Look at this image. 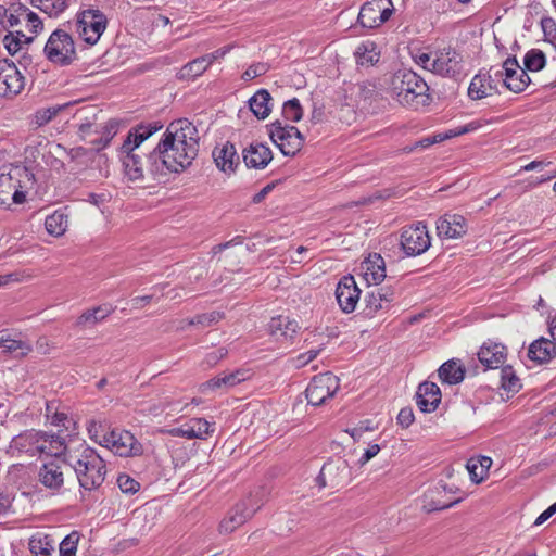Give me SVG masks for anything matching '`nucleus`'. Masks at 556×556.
I'll return each mask as SVG.
<instances>
[{
	"mask_svg": "<svg viewBox=\"0 0 556 556\" xmlns=\"http://www.w3.org/2000/svg\"><path fill=\"white\" fill-rule=\"evenodd\" d=\"M541 26L546 36L556 35V23L551 17H544L541 21Z\"/></svg>",
	"mask_w": 556,
	"mask_h": 556,
	"instance_id": "nucleus-64",
	"label": "nucleus"
},
{
	"mask_svg": "<svg viewBox=\"0 0 556 556\" xmlns=\"http://www.w3.org/2000/svg\"><path fill=\"white\" fill-rule=\"evenodd\" d=\"M361 295L353 276H343L337 285L336 298L344 313H352L356 308Z\"/></svg>",
	"mask_w": 556,
	"mask_h": 556,
	"instance_id": "nucleus-19",
	"label": "nucleus"
},
{
	"mask_svg": "<svg viewBox=\"0 0 556 556\" xmlns=\"http://www.w3.org/2000/svg\"><path fill=\"white\" fill-rule=\"evenodd\" d=\"M223 318H224L223 313L213 311L210 313L197 315L194 318L191 319L190 324L207 327V326L218 323Z\"/></svg>",
	"mask_w": 556,
	"mask_h": 556,
	"instance_id": "nucleus-48",
	"label": "nucleus"
},
{
	"mask_svg": "<svg viewBox=\"0 0 556 556\" xmlns=\"http://www.w3.org/2000/svg\"><path fill=\"white\" fill-rule=\"evenodd\" d=\"M503 72L504 86L515 93L525 91L531 83L530 76L527 71L519 65L516 56H509L503 62Z\"/></svg>",
	"mask_w": 556,
	"mask_h": 556,
	"instance_id": "nucleus-18",
	"label": "nucleus"
},
{
	"mask_svg": "<svg viewBox=\"0 0 556 556\" xmlns=\"http://www.w3.org/2000/svg\"><path fill=\"white\" fill-rule=\"evenodd\" d=\"M282 115L285 119L290 122H299L303 116V108L296 98L288 100L283 103Z\"/></svg>",
	"mask_w": 556,
	"mask_h": 556,
	"instance_id": "nucleus-45",
	"label": "nucleus"
},
{
	"mask_svg": "<svg viewBox=\"0 0 556 556\" xmlns=\"http://www.w3.org/2000/svg\"><path fill=\"white\" fill-rule=\"evenodd\" d=\"M504 72L502 68L490 67L485 73L480 71L473 76L468 87V96L472 100H481L498 92V83L503 81Z\"/></svg>",
	"mask_w": 556,
	"mask_h": 556,
	"instance_id": "nucleus-15",
	"label": "nucleus"
},
{
	"mask_svg": "<svg viewBox=\"0 0 556 556\" xmlns=\"http://www.w3.org/2000/svg\"><path fill=\"white\" fill-rule=\"evenodd\" d=\"M377 47L374 42L367 41L358 46L356 50V59L357 63L362 66H371L379 61V52H377Z\"/></svg>",
	"mask_w": 556,
	"mask_h": 556,
	"instance_id": "nucleus-40",
	"label": "nucleus"
},
{
	"mask_svg": "<svg viewBox=\"0 0 556 556\" xmlns=\"http://www.w3.org/2000/svg\"><path fill=\"white\" fill-rule=\"evenodd\" d=\"M4 341L5 342H4V344H1V348L7 353H14V352L20 351L18 354L21 356H23V355H26L30 351V348L22 341L10 339L5 336H4Z\"/></svg>",
	"mask_w": 556,
	"mask_h": 556,
	"instance_id": "nucleus-49",
	"label": "nucleus"
},
{
	"mask_svg": "<svg viewBox=\"0 0 556 556\" xmlns=\"http://www.w3.org/2000/svg\"><path fill=\"white\" fill-rule=\"evenodd\" d=\"M68 456L64 459H51L38 471L39 482L52 492H60L64 485L65 473L70 471Z\"/></svg>",
	"mask_w": 556,
	"mask_h": 556,
	"instance_id": "nucleus-16",
	"label": "nucleus"
},
{
	"mask_svg": "<svg viewBox=\"0 0 556 556\" xmlns=\"http://www.w3.org/2000/svg\"><path fill=\"white\" fill-rule=\"evenodd\" d=\"M117 485L125 494H135L140 489V483L126 473H121L117 477Z\"/></svg>",
	"mask_w": 556,
	"mask_h": 556,
	"instance_id": "nucleus-47",
	"label": "nucleus"
},
{
	"mask_svg": "<svg viewBox=\"0 0 556 556\" xmlns=\"http://www.w3.org/2000/svg\"><path fill=\"white\" fill-rule=\"evenodd\" d=\"M212 156L216 166L224 173H233L239 164L237 150L229 141L222 147H215Z\"/></svg>",
	"mask_w": 556,
	"mask_h": 556,
	"instance_id": "nucleus-28",
	"label": "nucleus"
},
{
	"mask_svg": "<svg viewBox=\"0 0 556 556\" xmlns=\"http://www.w3.org/2000/svg\"><path fill=\"white\" fill-rule=\"evenodd\" d=\"M106 26L108 18L100 10L87 9L77 15V33L88 45H96L106 29Z\"/></svg>",
	"mask_w": 556,
	"mask_h": 556,
	"instance_id": "nucleus-7",
	"label": "nucleus"
},
{
	"mask_svg": "<svg viewBox=\"0 0 556 556\" xmlns=\"http://www.w3.org/2000/svg\"><path fill=\"white\" fill-rule=\"evenodd\" d=\"M242 154L243 162L249 168H265L273 160L271 150L263 143H251Z\"/></svg>",
	"mask_w": 556,
	"mask_h": 556,
	"instance_id": "nucleus-26",
	"label": "nucleus"
},
{
	"mask_svg": "<svg viewBox=\"0 0 556 556\" xmlns=\"http://www.w3.org/2000/svg\"><path fill=\"white\" fill-rule=\"evenodd\" d=\"M479 125L476 123H470L464 126H458L454 129H450L447 132L444 134V138H454L460 135H465L467 132L473 131L478 129Z\"/></svg>",
	"mask_w": 556,
	"mask_h": 556,
	"instance_id": "nucleus-54",
	"label": "nucleus"
},
{
	"mask_svg": "<svg viewBox=\"0 0 556 556\" xmlns=\"http://www.w3.org/2000/svg\"><path fill=\"white\" fill-rule=\"evenodd\" d=\"M78 541L77 532L66 535L59 544L60 556H76Z\"/></svg>",
	"mask_w": 556,
	"mask_h": 556,
	"instance_id": "nucleus-46",
	"label": "nucleus"
},
{
	"mask_svg": "<svg viewBox=\"0 0 556 556\" xmlns=\"http://www.w3.org/2000/svg\"><path fill=\"white\" fill-rule=\"evenodd\" d=\"M45 227L50 235L55 237L62 236L68 227V217L60 211L47 216Z\"/></svg>",
	"mask_w": 556,
	"mask_h": 556,
	"instance_id": "nucleus-38",
	"label": "nucleus"
},
{
	"mask_svg": "<svg viewBox=\"0 0 556 556\" xmlns=\"http://www.w3.org/2000/svg\"><path fill=\"white\" fill-rule=\"evenodd\" d=\"M251 376L252 372L250 369L240 368L235 371L223 374L220 376L207 380L206 382L201 384L200 389L202 392L216 389H229L236 387L237 384L243 381L249 380Z\"/></svg>",
	"mask_w": 556,
	"mask_h": 556,
	"instance_id": "nucleus-22",
	"label": "nucleus"
},
{
	"mask_svg": "<svg viewBox=\"0 0 556 556\" xmlns=\"http://www.w3.org/2000/svg\"><path fill=\"white\" fill-rule=\"evenodd\" d=\"M430 244V236L425 223L417 222L403 228L401 248L406 256L421 255Z\"/></svg>",
	"mask_w": 556,
	"mask_h": 556,
	"instance_id": "nucleus-9",
	"label": "nucleus"
},
{
	"mask_svg": "<svg viewBox=\"0 0 556 556\" xmlns=\"http://www.w3.org/2000/svg\"><path fill=\"white\" fill-rule=\"evenodd\" d=\"M556 354V345L553 341L540 338L533 341L528 350V356L531 361L539 364L549 362Z\"/></svg>",
	"mask_w": 556,
	"mask_h": 556,
	"instance_id": "nucleus-31",
	"label": "nucleus"
},
{
	"mask_svg": "<svg viewBox=\"0 0 556 556\" xmlns=\"http://www.w3.org/2000/svg\"><path fill=\"white\" fill-rule=\"evenodd\" d=\"M350 477L351 470L348 460L336 458L324 464L316 478V483L320 489H339L350 481Z\"/></svg>",
	"mask_w": 556,
	"mask_h": 556,
	"instance_id": "nucleus-11",
	"label": "nucleus"
},
{
	"mask_svg": "<svg viewBox=\"0 0 556 556\" xmlns=\"http://www.w3.org/2000/svg\"><path fill=\"white\" fill-rule=\"evenodd\" d=\"M122 153H125V156L123 157V165L125 168L126 176L132 180H142L144 178V175L148 174L147 172V155L141 156L137 150H127L122 149Z\"/></svg>",
	"mask_w": 556,
	"mask_h": 556,
	"instance_id": "nucleus-24",
	"label": "nucleus"
},
{
	"mask_svg": "<svg viewBox=\"0 0 556 556\" xmlns=\"http://www.w3.org/2000/svg\"><path fill=\"white\" fill-rule=\"evenodd\" d=\"M372 430H374V428L370 426V421L365 420V421L359 422L358 426H356L352 429H348L346 432L350 433V435L354 440H359L364 432L372 431Z\"/></svg>",
	"mask_w": 556,
	"mask_h": 556,
	"instance_id": "nucleus-57",
	"label": "nucleus"
},
{
	"mask_svg": "<svg viewBox=\"0 0 556 556\" xmlns=\"http://www.w3.org/2000/svg\"><path fill=\"white\" fill-rule=\"evenodd\" d=\"M67 106H70V103L41 108L35 112L33 123L38 127L43 126L51 122L61 111Z\"/></svg>",
	"mask_w": 556,
	"mask_h": 556,
	"instance_id": "nucleus-42",
	"label": "nucleus"
},
{
	"mask_svg": "<svg viewBox=\"0 0 556 556\" xmlns=\"http://www.w3.org/2000/svg\"><path fill=\"white\" fill-rule=\"evenodd\" d=\"M466 467H467V469L470 473V478L473 482L480 483L481 481L484 480L485 469L479 468L478 462H476L475 458H470L467 462Z\"/></svg>",
	"mask_w": 556,
	"mask_h": 556,
	"instance_id": "nucleus-52",
	"label": "nucleus"
},
{
	"mask_svg": "<svg viewBox=\"0 0 556 556\" xmlns=\"http://www.w3.org/2000/svg\"><path fill=\"white\" fill-rule=\"evenodd\" d=\"M33 41L31 37H26L22 31H9L2 39L4 48L9 54L14 55L23 49L24 46Z\"/></svg>",
	"mask_w": 556,
	"mask_h": 556,
	"instance_id": "nucleus-39",
	"label": "nucleus"
},
{
	"mask_svg": "<svg viewBox=\"0 0 556 556\" xmlns=\"http://www.w3.org/2000/svg\"><path fill=\"white\" fill-rule=\"evenodd\" d=\"M525 70L539 72L545 67L546 58L543 51L539 49L529 50L523 59Z\"/></svg>",
	"mask_w": 556,
	"mask_h": 556,
	"instance_id": "nucleus-43",
	"label": "nucleus"
},
{
	"mask_svg": "<svg viewBox=\"0 0 556 556\" xmlns=\"http://www.w3.org/2000/svg\"><path fill=\"white\" fill-rule=\"evenodd\" d=\"M364 313L368 317H374L379 311L387 309V306L381 301V295L377 294L374 290L367 292L364 298Z\"/></svg>",
	"mask_w": 556,
	"mask_h": 556,
	"instance_id": "nucleus-44",
	"label": "nucleus"
},
{
	"mask_svg": "<svg viewBox=\"0 0 556 556\" xmlns=\"http://www.w3.org/2000/svg\"><path fill=\"white\" fill-rule=\"evenodd\" d=\"M501 387L508 393H517L521 389V381L511 366H504L501 370Z\"/></svg>",
	"mask_w": 556,
	"mask_h": 556,
	"instance_id": "nucleus-41",
	"label": "nucleus"
},
{
	"mask_svg": "<svg viewBox=\"0 0 556 556\" xmlns=\"http://www.w3.org/2000/svg\"><path fill=\"white\" fill-rule=\"evenodd\" d=\"M435 143V138H430V137H427V138H424L419 141H416L413 146H407L403 149V151L405 153H410L413 152L414 150L418 149V148H421V149H426V148H429L430 146L434 144Z\"/></svg>",
	"mask_w": 556,
	"mask_h": 556,
	"instance_id": "nucleus-62",
	"label": "nucleus"
},
{
	"mask_svg": "<svg viewBox=\"0 0 556 556\" xmlns=\"http://www.w3.org/2000/svg\"><path fill=\"white\" fill-rule=\"evenodd\" d=\"M263 506L262 498L258 497V493L250 495L249 497L240 501L229 513L219 525V531L222 533H230L238 527L247 522L253 515Z\"/></svg>",
	"mask_w": 556,
	"mask_h": 556,
	"instance_id": "nucleus-8",
	"label": "nucleus"
},
{
	"mask_svg": "<svg viewBox=\"0 0 556 556\" xmlns=\"http://www.w3.org/2000/svg\"><path fill=\"white\" fill-rule=\"evenodd\" d=\"M438 376L443 383L457 384L465 378V369L456 359H450L438 369Z\"/></svg>",
	"mask_w": 556,
	"mask_h": 556,
	"instance_id": "nucleus-33",
	"label": "nucleus"
},
{
	"mask_svg": "<svg viewBox=\"0 0 556 556\" xmlns=\"http://www.w3.org/2000/svg\"><path fill=\"white\" fill-rule=\"evenodd\" d=\"M43 53L49 62L61 67L73 64L78 58L73 37L60 28L49 36Z\"/></svg>",
	"mask_w": 556,
	"mask_h": 556,
	"instance_id": "nucleus-5",
	"label": "nucleus"
},
{
	"mask_svg": "<svg viewBox=\"0 0 556 556\" xmlns=\"http://www.w3.org/2000/svg\"><path fill=\"white\" fill-rule=\"evenodd\" d=\"M339 388V378L332 372L319 374L311 380L305 390L307 402L313 406H319L332 397Z\"/></svg>",
	"mask_w": 556,
	"mask_h": 556,
	"instance_id": "nucleus-10",
	"label": "nucleus"
},
{
	"mask_svg": "<svg viewBox=\"0 0 556 556\" xmlns=\"http://www.w3.org/2000/svg\"><path fill=\"white\" fill-rule=\"evenodd\" d=\"M228 354V350L226 348H218L206 354L204 362L207 366L213 367L219 361H222Z\"/></svg>",
	"mask_w": 556,
	"mask_h": 556,
	"instance_id": "nucleus-53",
	"label": "nucleus"
},
{
	"mask_svg": "<svg viewBox=\"0 0 556 556\" xmlns=\"http://www.w3.org/2000/svg\"><path fill=\"white\" fill-rule=\"evenodd\" d=\"M478 358L485 369L500 368L506 361V346L501 343H484L478 352Z\"/></svg>",
	"mask_w": 556,
	"mask_h": 556,
	"instance_id": "nucleus-25",
	"label": "nucleus"
},
{
	"mask_svg": "<svg viewBox=\"0 0 556 556\" xmlns=\"http://www.w3.org/2000/svg\"><path fill=\"white\" fill-rule=\"evenodd\" d=\"M101 444L122 457L138 456L143 451L141 443L126 430H112L103 435Z\"/></svg>",
	"mask_w": 556,
	"mask_h": 556,
	"instance_id": "nucleus-12",
	"label": "nucleus"
},
{
	"mask_svg": "<svg viewBox=\"0 0 556 556\" xmlns=\"http://www.w3.org/2000/svg\"><path fill=\"white\" fill-rule=\"evenodd\" d=\"M427 83L410 70H400L390 79L389 92L400 104L418 110L429 103Z\"/></svg>",
	"mask_w": 556,
	"mask_h": 556,
	"instance_id": "nucleus-3",
	"label": "nucleus"
},
{
	"mask_svg": "<svg viewBox=\"0 0 556 556\" xmlns=\"http://www.w3.org/2000/svg\"><path fill=\"white\" fill-rule=\"evenodd\" d=\"M269 71L267 63L258 62L250 65L242 74V79L245 81L252 80L258 76L265 75Z\"/></svg>",
	"mask_w": 556,
	"mask_h": 556,
	"instance_id": "nucleus-50",
	"label": "nucleus"
},
{
	"mask_svg": "<svg viewBox=\"0 0 556 556\" xmlns=\"http://www.w3.org/2000/svg\"><path fill=\"white\" fill-rule=\"evenodd\" d=\"M362 268L365 270L364 276L368 283L378 285L386 278L384 260L379 254L369 255L362 263Z\"/></svg>",
	"mask_w": 556,
	"mask_h": 556,
	"instance_id": "nucleus-32",
	"label": "nucleus"
},
{
	"mask_svg": "<svg viewBox=\"0 0 556 556\" xmlns=\"http://www.w3.org/2000/svg\"><path fill=\"white\" fill-rule=\"evenodd\" d=\"M192 427L190 421L182 425L181 427L173 428L169 430V433L174 437H181L187 439H194L195 433L192 432Z\"/></svg>",
	"mask_w": 556,
	"mask_h": 556,
	"instance_id": "nucleus-58",
	"label": "nucleus"
},
{
	"mask_svg": "<svg viewBox=\"0 0 556 556\" xmlns=\"http://www.w3.org/2000/svg\"><path fill=\"white\" fill-rule=\"evenodd\" d=\"M377 294H380L381 295V301L383 302V304L387 306V308H389L390 304L393 302L394 300V289L392 287H389V286H384V287H380V288H377L374 290Z\"/></svg>",
	"mask_w": 556,
	"mask_h": 556,
	"instance_id": "nucleus-56",
	"label": "nucleus"
},
{
	"mask_svg": "<svg viewBox=\"0 0 556 556\" xmlns=\"http://www.w3.org/2000/svg\"><path fill=\"white\" fill-rule=\"evenodd\" d=\"M199 152L197 127L188 119L172 122L156 147L147 155V172L160 179L187 169Z\"/></svg>",
	"mask_w": 556,
	"mask_h": 556,
	"instance_id": "nucleus-1",
	"label": "nucleus"
},
{
	"mask_svg": "<svg viewBox=\"0 0 556 556\" xmlns=\"http://www.w3.org/2000/svg\"><path fill=\"white\" fill-rule=\"evenodd\" d=\"M117 131V123L115 121H109L102 128V135L105 136V141L103 142V147H106L112 138L116 135Z\"/></svg>",
	"mask_w": 556,
	"mask_h": 556,
	"instance_id": "nucleus-61",
	"label": "nucleus"
},
{
	"mask_svg": "<svg viewBox=\"0 0 556 556\" xmlns=\"http://www.w3.org/2000/svg\"><path fill=\"white\" fill-rule=\"evenodd\" d=\"M379 451H380V446L378 444L369 445V447L365 450L364 454L359 458L358 464L361 466L365 465L372 457H375L379 453Z\"/></svg>",
	"mask_w": 556,
	"mask_h": 556,
	"instance_id": "nucleus-63",
	"label": "nucleus"
},
{
	"mask_svg": "<svg viewBox=\"0 0 556 556\" xmlns=\"http://www.w3.org/2000/svg\"><path fill=\"white\" fill-rule=\"evenodd\" d=\"M28 545L34 556H52L55 542L49 534L37 533L30 538Z\"/></svg>",
	"mask_w": 556,
	"mask_h": 556,
	"instance_id": "nucleus-36",
	"label": "nucleus"
},
{
	"mask_svg": "<svg viewBox=\"0 0 556 556\" xmlns=\"http://www.w3.org/2000/svg\"><path fill=\"white\" fill-rule=\"evenodd\" d=\"M78 457L68 453V465L74 469L79 485L86 491L99 489L105 480L106 464L91 447L80 445Z\"/></svg>",
	"mask_w": 556,
	"mask_h": 556,
	"instance_id": "nucleus-4",
	"label": "nucleus"
},
{
	"mask_svg": "<svg viewBox=\"0 0 556 556\" xmlns=\"http://www.w3.org/2000/svg\"><path fill=\"white\" fill-rule=\"evenodd\" d=\"M300 329L299 323L285 316L273 317L268 324L269 333L276 340L291 339Z\"/></svg>",
	"mask_w": 556,
	"mask_h": 556,
	"instance_id": "nucleus-29",
	"label": "nucleus"
},
{
	"mask_svg": "<svg viewBox=\"0 0 556 556\" xmlns=\"http://www.w3.org/2000/svg\"><path fill=\"white\" fill-rule=\"evenodd\" d=\"M42 446L45 451H40V455L53 456L54 459H64L67 457V444L65 438L56 433L42 432Z\"/></svg>",
	"mask_w": 556,
	"mask_h": 556,
	"instance_id": "nucleus-30",
	"label": "nucleus"
},
{
	"mask_svg": "<svg viewBox=\"0 0 556 556\" xmlns=\"http://www.w3.org/2000/svg\"><path fill=\"white\" fill-rule=\"evenodd\" d=\"M42 432L36 430H27L16 437H14L10 443L9 452L14 454L15 452L25 453L30 457L40 455V451H45L42 446Z\"/></svg>",
	"mask_w": 556,
	"mask_h": 556,
	"instance_id": "nucleus-20",
	"label": "nucleus"
},
{
	"mask_svg": "<svg viewBox=\"0 0 556 556\" xmlns=\"http://www.w3.org/2000/svg\"><path fill=\"white\" fill-rule=\"evenodd\" d=\"M270 100L271 96L268 90L260 89L249 100L250 110L257 118L265 119L271 112V108L269 105Z\"/></svg>",
	"mask_w": 556,
	"mask_h": 556,
	"instance_id": "nucleus-35",
	"label": "nucleus"
},
{
	"mask_svg": "<svg viewBox=\"0 0 556 556\" xmlns=\"http://www.w3.org/2000/svg\"><path fill=\"white\" fill-rule=\"evenodd\" d=\"M25 86V78L16 65L4 59L0 60V97L13 98Z\"/></svg>",
	"mask_w": 556,
	"mask_h": 556,
	"instance_id": "nucleus-17",
	"label": "nucleus"
},
{
	"mask_svg": "<svg viewBox=\"0 0 556 556\" xmlns=\"http://www.w3.org/2000/svg\"><path fill=\"white\" fill-rule=\"evenodd\" d=\"M20 10H22L23 12L26 13L27 22L31 26V29L34 33H37L38 30L42 29V27H43L42 22L36 13L29 11L25 7L20 8Z\"/></svg>",
	"mask_w": 556,
	"mask_h": 556,
	"instance_id": "nucleus-59",
	"label": "nucleus"
},
{
	"mask_svg": "<svg viewBox=\"0 0 556 556\" xmlns=\"http://www.w3.org/2000/svg\"><path fill=\"white\" fill-rule=\"evenodd\" d=\"M214 62V55H203L192 60L191 62L184 65L177 77L179 79H193L200 75H202L207 67Z\"/></svg>",
	"mask_w": 556,
	"mask_h": 556,
	"instance_id": "nucleus-34",
	"label": "nucleus"
},
{
	"mask_svg": "<svg viewBox=\"0 0 556 556\" xmlns=\"http://www.w3.org/2000/svg\"><path fill=\"white\" fill-rule=\"evenodd\" d=\"M459 500H456L454 502H451V503H441V502H434L433 500L431 501H425V505H424V508L428 511V513H431V511H437V510H443V509H446V508H450L452 507L453 505H455L456 503H458Z\"/></svg>",
	"mask_w": 556,
	"mask_h": 556,
	"instance_id": "nucleus-60",
	"label": "nucleus"
},
{
	"mask_svg": "<svg viewBox=\"0 0 556 556\" xmlns=\"http://www.w3.org/2000/svg\"><path fill=\"white\" fill-rule=\"evenodd\" d=\"M393 10L391 0H371L362 5L357 22L362 27L371 29L387 22Z\"/></svg>",
	"mask_w": 556,
	"mask_h": 556,
	"instance_id": "nucleus-14",
	"label": "nucleus"
},
{
	"mask_svg": "<svg viewBox=\"0 0 556 556\" xmlns=\"http://www.w3.org/2000/svg\"><path fill=\"white\" fill-rule=\"evenodd\" d=\"M190 424L195 433L194 439H203L211 431V424L203 418H192Z\"/></svg>",
	"mask_w": 556,
	"mask_h": 556,
	"instance_id": "nucleus-51",
	"label": "nucleus"
},
{
	"mask_svg": "<svg viewBox=\"0 0 556 556\" xmlns=\"http://www.w3.org/2000/svg\"><path fill=\"white\" fill-rule=\"evenodd\" d=\"M441 390L431 381H424L418 386L416 392V404L422 413H431L441 403Z\"/></svg>",
	"mask_w": 556,
	"mask_h": 556,
	"instance_id": "nucleus-21",
	"label": "nucleus"
},
{
	"mask_svg": "<svg viewBox=\"0 0 556 556\" xmlns=\"http://www.w3.org/2000/svg\"><path fill=\"white\" fill-rule=\"evenodd\" d=\"M163 125L160 122L139 124L132 127L122 144V149L138 150L139 147L153 134L160 130Z\"/></svg>",
	"mask_w": 556,
	"mask_h": 556,
	"instance_id": "nucleus-27",
	"label": "nucleus"
},
{
	"mask_svg": "<svg viewBox=\"0 0 556 556\" xmlns=\"http://www.w3.org/2000/svg\"><path fill=\"white\" fill-rule=\"evenodd\" d=\"M414 413L412 407H404L400 410L397 415V422L403 428H408L414 422Z\"/></svg>",
	"mask_w": 556,
	"mask_h": 556,
	"instance_id": "nucleus-55",
	"label": "nucleus"
},
{
	"mask_svg": "<svg viewBox=\"0 0 556 556\" xmlns=\"http://www.w3.org/2000/svg\"><path fill=\"white\" fill-rule=\"evenodd\" d=\"M269 137L286 156H294L303 147L304 137L295 126L275 121L270 125Z\"/></svg>",
	"mask_w": 556,
	"mask_h": 556,
	"instance_id": "nucleus-6",
	"label": "nucleus"
},
{
	"mask_svg": "<svg viewBox=\"0 0 556 556\" xmlns=\"http://www.w3.org/2000/svg\"><path fill=\"white\" fill-rule=\"evenodd\" d=\"M199 152L197 127L188 119L172 122L156 147L147 155V172L160 179L187 169Z\"/></svg>",
	"mask_w": 556,
	"mask_h": 556,
	"instance_id": "nucleus-2",
	"label": "nucleus"
},
{
	"mask_svg": "<svg viewBox=\"0 0 556 556\" xmlns=\"http://www.w3.org/2000/svg\"><path fill=\"white\" fill-rule=\"evenodd\" d=\"M438 236L446 239L463 237L467 231L465 218L458 214H445L437 222Z\"/></svg>",
	"mask_w": 556,
	"mask_h": 556,
	"instance_id": "nucleus-23",
	"label": "nucleus"
},
{
	"mask_svg": "<svg viewBox=\"0 0 556 556\" xmlns=\"http://www.w3.org/2000/svg\"><path fill=\"white\" fill-rule=\"evenodd\" d=\"M114 312L112 306L100 305L92 309L85 311L76 321L77 326H93L99 321L105 319Z\"/></svg>",
	"mask_w": 556,
	"mask_h": 556,
	"instance_id": "nucleus-37",
	"label": "nucleus"
},
{
	"mask_svg": "<svg viewBox=\"0 0 556 556\" xmlns=\"http://www.w3.org/2000/svg\"><path fill=\"white\" fill-rule=\"evenodd\" d=\"M463 55L453 48H443L433 53L431 72L457 79L463 74Z\"/></svg>",
	"mask_w": 556,
	"mask_h": 556,
	"instance_id": "nucleus-13",
	"label": "nucleus"
}]
</instances>
